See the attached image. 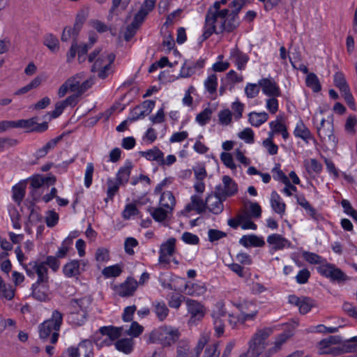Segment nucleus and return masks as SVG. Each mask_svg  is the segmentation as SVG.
<instances>
[{
	"mask_svg": "<svg viewBox=\"0 0 357 357\" xmlns=\"http://www.w3.org/2000/svg\"><path fill=\"white\" fill-rule=\"evenodd\" d=\"M235 305L241 312L238 317V321L241 324H244L248 320H253L258 313L256 305L251 301H245Z\"/></svg>",
	"mask_w": 357,
	"mask_h": 357,
	"instance_id": "0eeeda50",
	"label": "nucleus"
},
{
	"mask_svg": "<svg viewBox=\"0 0 357 357\" xmlns=\"http://www.w3.org/2000/svg\"><path fill=\"white\" fill-rule=\"evenodd\" d=\"M29 266H31L32 268L35 270V273L38 275V280L36 283L42 284L47 282L48 270L46 266H45V263H37L36 261H33L29 264Z\"/></svg>",
	"mask_w": 357,
	"mask_h": 357,
	"instance_id": "4be33fe9",
	"label": "nucleus"
},
{
	"mask_svg": "<svg viewBox=\"0 0 357 357\" xmlns=\"http://www.w3.org/2000/svg\"><path fill=\"white\" fill-rule=\"evenodd\" d=\"M109 259L108 250L100 248L96 250V259L98 262L107 261Z\"/></svg>",
	"mask_w": 357,
	"mask_h": 357,
	"instance_id": "338daca9",
	"label": "nucleus"
},
{
	"mask_svg": "<svg viewBox=\"0 0 357 357\" xmlns=\"http://www.w3.org/2000/svg\"><path fill=\"white\" fill-rule=\"evenodd\" d=\"M93 298L91 296H86L80 298H73L68 305V310H80V312H88Z\"/></svg>",
	"mask_w": 357,
	"mask_h": 357,
	"instance_id": "ddd939ff",
	"label": "nucleus"
},
{
	"mask_svg": "<svg viewBox=\"0 0 357 357\" xmlns=\"http://www.w3.org/2000/svg\"><path fill=\"white\" fill-rule=\"evenodd\" d=\"M268 116L266 112H250L249 121L252 126L258 127L268 120Z\"/></svg>",
	"mask_w": 357,
	"mask_h": 357,
	"instance_id": "c9c22d12",
	"label": "nucleus"
},
{
	"mask_svg": "<svg viewBox=\"0 0 357 357\" xmlns=\"http://www.w3.org/2000/svg\"><path fill=\"white\" fill-rule=\"evenodd\" d=\"M132 164L130 161H127L125 165L119 169L116 174V181L122 184H126L130 178Z\"/></svg>",
	"mask_w": 357,
	"mask_h": 357,
	"instance_id": "b1692460",
	"label": "nucleus"
},
{
	"mask_svg": "<svg viewBox=\"0 0 357 357\" xmlns=\"http://www.w3.org/2000/svg\"><path fill=\"white\" fill-rule=\"evenodd\" d=\"M176 200L173 193L171 191L163 192L160 199V204L165 208L173 211Z\"/></svg>",
	"mask_w": 357,
	"mask_h": 357,
	"instance_id": "7c9ffc66",
	"label": "nucleus"
},
{
	"mask_svg": "<svg viewBox=\"0 0 357 357\" xmlns=\"http://www.w3.org/2000/svg\"><path fill=\"white\" fill-rule=\"evenodd\" d=\"M212 111L210 108H206L196 116V121L201 125H205L211 117Z\"/></svg>",
	"mask_w": 357,
	"mask_h": 357,
	"instance_id": "3c124183",
	"label": "nucleus"
},
{
	"mask_svg": "<svg viewBox=\"0 0 357 357\" xmlns=\"http://www.w3.org/2000/svg\"><path fill=\"white\" fill-rule=\"evenodd\" d=\"M319 272L333 281L342 282L347 280V275L339 268L333 265L327 264L318 267Z\"/></svg>",
	"mask_w": 357,
	"mask_h": 357,
	"instance_id": "1a4fd4ad",
	"label": "nucleus"
},
{
	"mask_svg": "<svg viewBox=\"0 0 357 357\" xmlns=\"http://www.w3.org/2000/svg\"><path fill=\"white\" fill-rule=\"evenodd\" d=\"M186 305L188 311L191 314V319L199 320L204 317V306L200 303L188 298L186 301Z\"/></svg>",
	"mask_w": 357,
	"mask_h": 357,
	"instance_id": "aec40b11",
	"label": "nucleus"
},
{
	"mask_svg": "<svg viewBox=\"0 0 357 357\" xmlns=\"http://www.w3.org/2000/svg\"><path fill=\"white\" fill-rule=\"evenodd\" d=\"M154 311L157 317L163 321L169 313V310L164 303H157L154 304Z\"/></svg>",
	"mask_w": 357,
	"mask_h": 357,
	"instance_id": "a18cd8bd",
	"label": "nucleus"
},
{
	"mask_svg": "<svg viewBox=\"0 0 357 357\" xmlns=\"http://www.w3.org/2000/svg\"><path fill=\"white\" fill-rule=\"evenodd\" d=\"M222 196L217 195H209L206 197V208L214 214H219L223 210V204L222 202Z\"/></svg>",
	"mask_w": 357,
	"mask_h": 357,
	"instance_id": "f3484780",
	"label": "nucleus"
},
{
	"mask_svg": "<svg viewBox=\"0 0 357 357\" xmlns=\"http://www.w3.org/2000/svg\"><path fill=\"white\" fill-rule=\"evenodd\" d=\"M306 86L315 92H319L321 89V86L317 76L314 73H309L305 79Z\"/></svg>",
	"mask_w": 357,
	"mask_h": 357,
	"instance_id": "4c0bfd02",
	"label": "nucleus"
},
{
	"mask_svg": "<svg viewBox=\"0 0 357 357\" xmlns=\"http://www.w3.org/2000/svg\"><path fill=\"white\" fill-rule=\"evenodd\" d=\"M164 208L165 207L161 206L155 208H149V211L155 221L162 222L167 219L168 214L171 213L172 211L167 208L165 209Z\"/></svg>",
	"mask_w": 357,
	"mask_h": 357,
	"instance_id": "f704fd0d",
	"label": "nucleus"
},
{
	"mask_svg": "<svg viewBox=\"0 0 357 357\" xmlns=\"http://www.w3.org/2000/svg\"><path fill=\"white\" fill-rule=\"evenodd\" d=\"M294 133L296 137L301 138L306 142H308L309 139H312V136L310 130L306 127L302 121H301L296 125Z\"/></svg>",
	"mask_w": 357,
	"mask_h": 357,
	"instance_id": "c756f323",
	"label": "nucleus"
},
{
	"mask_svg": "<svg viewBox=\"0 0 357 357\" xmlns=\"http://www.w3.org/2000/svg\"><path fill=\"white\" fill-rule=\"evenodd\" d=\"M138 245L137 241L132 237H128L126 239L124 243L125 251L130 255H134V250L132 248L136 247Z\"/></svg>",
	"mask_w": 357,
	"mask_h": 357,
	"instance_id": "4d7b16f0",
	"label": "nucleus"
},
{
	"mask_svg": "<svg viewBox=\"0 0 357 357\" xmlns=\"http://www.w3.org/2000/svg\"><path fill=\"white\" fill-rule=\"evenodd\" d=\"M210 340V334L208 333H204L201 335L197 346L195 348L196 357H199L203 349L208 344Z\"/></svg>",
	"mask_w": 357,
	"mask_h": 357,
	"instance_id": "37998d69",
	"label": "nucleus"
},
{
	"mask_svg": "<svg viewBox=\"0 0 357 357\" xmlns=\"http://www.w3.org/2000/svg\"><path fill=\"white\" fill-rule=\"evenodd\" d=\"M123 330V327L102 326L99 329V331L102 335H107L109 339L114 340L120 337Z\"/></svg>",
	"mask_w": 357,
	"mask_h": 357,
	"instance_id": "2f4dec72",
	"label": "nucleus"
},
{
	"mask_svg": "<svg viewBox=\"0 0 357 357\" xmlns=\"http://www.w3.org/2000/svg\"><path fill=\"white\" fill-rule=\"evenodd\" d=\"M259 84H248L245 88V92L248 98H253L256 97L259 92Z\"/></svg>",
	"mask_w": 357,
	"mask_h": 357,
	"instance_id": "5fc2aeb1",
	"label": "nucleus"
},
{
	"mask_svg": "<svg viewBox=\"0 0 357 357\" xmlns=\"http://www.w3.org/2000/svg\"><path fill=\"white\" fill-rule=\"evenodd\" d=\"M93 171L94 167L93 163H88L84 176V184L86 188H89L92 183Z\"/></svg>",
	"mask_w": 357,
	"mask_h": 357,
	"instance_id": "13d9d810",
	"label": "nucleus"
},
{
	"mask_svg": "<svg viewBox=\"0 0 357 357\" xmlns=\"http://www.w3.org/2000/svg\"><path fill=\"white\" fill-rule=\"evenodd\" d=\"M40 284L34 283L32 285V296L36 300L40 301H45L47 300L48 296L47 294L43 291H40L38 289V286Z\"/></svg>",
	"mask_w": 357,
	"mask_h": 357,
	"instance_id": "864d4df0",
	"label": "nucleus"
},
{
	"mask_svg": "<svg viewBox=\"0 0 357 357\" xmlns=\"http://www.w3.org/2000/svg\"><path fill=\"white\" fill-rule=\"evenodd\" d=\"M263 93L271 97H278L281 95L280 90L273 79L264 78L259 81Z\"/></svg>",
	"mask_w": 357,
	"mask_h": 357,
	"instance_id": "f8f14e48",
	"label": "nucleus"
},
{
	"mask_svg": "<svg viewBox=\"0 0 357 357\" xmlns=\"http://www.w3.org/2000/svg\"><path fill=\"white\" fill-rule=\"evenodd\" d=\"M317 133L321 142L328 149L333 150L337 144V139L333 134V125L324 119L321 121L320 126L317 128Z\"/></svg>",
	"mask_w": 357,
	"mask_h": 357,
	"instance_id": "39448f33",
	"label": "nucleus"
},
{
	"mask_svg": "<svg viewBox=\"0 0 357 357\" xmlns=\"http://www.w3.org/2000/svg\"><path fill=\"white\" fill-rule=\"evenodd\" d=\"M88 312H80V310H68V317L70 321L77 326H82L86 321Z\"/></svg>",
	"mask_w": 357,
	"mask_h": 357,
	"instance_id": "bb28decb",
	"label": "nucleus"
},
{
	"mask_svg": "<svg viewBox=\"0 0 357 357\" xmlns=\"http://www.w3.org/2000/svg\"><path fill=\"white\" fill-rule=\"evenodd\" d=\"M122 272V268L119 264L107 266L105 268L102 273L106 278L117 277Z\"/></svg>",
	"mask_w": 357,
	"mask_h": 357,
	"instance_id": "49530a36",
	"label": "nucleus"
},
{
	"mask_svg": "<svg viewBox=\"0 0 357 357\" xmlns=\"http://www.w3.org/2000/svg\"><path fill=\"white\" fill-rule=\"evenodd\" d=\"M137 287V281L133 278H128L123 283L116 287V291L120 296L128 297L133 295Z\"/></svg>",
	"mask_w": 357,
	"mask_h": 357,
	"instance_id": "dca6fc26",
	"label": "nucleus"
},
{
	"mask_svg": "<svg viewBox=\"0 0 357 357\" xmlns=\"http://www.w3.org/2000/svg\"><path fill=\"white\" fill-rule=\"evenodd\" d=\"M267 242L273 246L274 250H282L285 247H290V242L282 235L273 234L268 236Z\"/></svg>",
	"mask_w": 357,
	"mask_h": 357,
	"instance_id": "412c9836",
	"label": "nucleus"
},
{
	"mask_svg": "<svg viewBox=\"0 0 357 357\" xmlns=\"http://www.w3.org/2000/svg\"><path fill=\"white\" fill-rule=\"evenodd\" d=\"M208 240L211 242L218 241L220 238L227 236V234L225 232L214 229H210L208 231Z\"/></svg>",
	"mask_w": 357,
	"mask_h": 357,
	"instance_id": "680f3d73",
	"label": "nucleus"
},
{
	"mask_svg": "<svg viewBox=\"0 0 357 357\" xmlns=\"http://www.w3.org/2000/svg\"><path fill=\"white\" fill-rule=\"evenodd\" d=\"M205 60L200 59L195 63H188L185 61L181 67L180 72L181 77H189L194 75L197 70H200L204 68Z\"/></svg>",
	"mask_w": 357,
	"mask_h": 357,
	"instance_id": "2eb2a0df",
	"label": "nucleus"
},
{
	"mask_svg": "<svg viewBox=\"0 0 357 357\" xmlns=\"http://www.w3.org/2000/svg\"><path fill=\"white\" fill-rule=\"evenodd\" d=\"M79 261L78 260H73L66 264L63 267L64 274L68 277H74L79 274Z\"/></svg>",
	"mask_w": 357,
	"mask_h": 357,
	"instance_id": "e433bc0d",
	"label": "nucleus"
},
{
	"mask_svg": "<svg viewBox=\"0 0 357 357\" xmlns=\"http://www.w3.org/2000/svg\"><path fill=\"white\" fill-rule=\"evenodd\" d=\"M223 188L218 185L215 188V193L222 196L224 199L227 197H231L238 191V185L236 182L229 176L222 177Z\"/></svg>",
	"mask_w": 357,
	"mask_h": 357,
	"instance_id": "6e6552de",
	"label": "nucleus"
},
{
	"mask_svg": "<svg viewBox=\"0 0 357 357\" xmlns=\"http://www.w3.org/2000/svg\"><path fill=\"white\" fill-rule=\"evenodd\" d=\"M155 106V101L145 100L142 105L134 108L131 112V116L128 117L130 121H135L149 114Z\"/></svg>",
	"mask_w": 357,
	"mask_h": 357,
	"instance_id": "9d476101",
	"label": "nucleus"
},
{
	"mask_svg": "<svg viewBox=\"0 0 357 357\" xmlns=\"http://www.w3.org/2000/svg\"><path fill=\"white\" fill-rule=\"evenodd\" d=\"M176 239L174 238H169L165 243L160 245L159 262L160 264H169V256L173 255L175 250Z\"/></svg>",
	"mask_w": 357,
	"mask_h": 357,
	"instance_id": "9b49d317",
	"label": "nucleus"
},
{
	"mask_svg": "<svg viewBox=\"0 0 357 357\" xmlns=\"http://www.w3.org/2000/svg\"><path fill=\"white\" fill-rule=\"evenodd\" d=\"M342 341V338L339 335H331L321 340L317 343L319 354L337 356L344 353H351L356 351L357 348L356 345L353 342H348V340L347 341V344L342 347H337V348L326 350L329 344H340Z\"/></svg>",
	"mask_w": 357,
	"mask_h": 357,
	"instance_id": "f257e3e1",
	"label": "nucleus"
},
{
	"mask_svg": "<svg viewBox=\"0 0 357 357\" xmlns=\"http://www.w3.org/2000/svg\"><path fill=\"white\" fill-rule=\"evenodd\" d=\"M271 204L273 210L275 213L281 215L284 213L286 205L284 202H281L280 195L275 191L271 193Z\"/></svg>",
	"mask_w": 357,
	"mask_h": 357,
	"instance_id": "a878e982",
	"label": "nucleus"
},
{
	"mask_svg": "<svg viewBox=\"0 0 357 357\" xmlns=\"http://www.w3.org/2000/svg\"><path fill=\"white\" fill-rule=\"evenodd\" d=\"M232 59L234 60V62L237 65V68L238 70H242L244 68L245 65L248 61V56L245 54L243 53L238 49H235L232 51L231 54Z\"/></svg>",
	"mask_w": 357,
	"mask_h": 357,
	"instance_id": "72a5a7b5",
	"label": "nucleus"
},
{
	"mask_svg": "<svg viewBox=\"0 0 357 357\" xmlns=\"http://www.w3.org/2000/svg\"><path fill=\"white\" fill-rule=\"evenodd\" d=\"M229 13L228 9L220 10L218 13L213 12L212 8L208 10L205 18L204 31L202 35L204 40L208 38L213 33H218V32H216L215 23L218 18L220 19L221 22L226 20V17L229 15Z\"/></svg>",
	"mask_w": 357,
	"mask_h": 357,
	"instance_id": "20e7f679",
	"label": "nucleus"
},
{
	"mask_svg": "<svg viewBox=\"0 0 357 357\" xmlns=\"http://www.w3.org/2000/svg\"><path fill=\"white\" fill-rule=\"evenodd\" d=\"M63 321V314L59 310H54L51 319L45 321L39 326V333L41 339H47L53 331L50 342L55 344L59 337L58 331L60 329Z\"/></svg>",
	"mask_w": 357,
	"mask_h": 357,
	"instance_id": "f03ea898",
	"label": "nucleus"
},
{
	"mask_svg": "<svg viewBox=\"0 0 357 357\" xmlns=\"http://www.w3.org/2000/svg\"><path fill=\"white\" fill-rule=\"evenodd\" d=\"M216 307L217 310L213 311L212 316L215 331L217 335L220 337L224 333V324L221 318L226 315V312L224 310L222 303H218Z\"/></svg>",
	"mask_w": 357,
	"mask_h": 357,
	"instance_id": "4468645a",
	"label": "nucleus"
},
{
	"mask_svg": "<svg viewBox=\"0 0 357 357\" xmlns=\"http://www.w3.org/2000/svg\"><path fill=\"white\" fill-rule=\"evenodd\" d=\"M26 182L20 181L12 188L13 199L17 204H20L25 195Z\"/></svg>",
	"mask_w": 357,
	"mask_h": 357,
	"instance_id": "c85d7f7f",
	"label": "nucleus"
},
{
	"mask_svg": "<svg viewBox=\"0 0 357 357\" xmlns=\"http://www.w3.org/2000/svg\"><path fill=\"white\" fill-rule=\"evenodd\" d=\"M206 89L210 93H213L216 91L218 81L217 76L215 74L211 75L208 77L204 82Z\"/></svg>",
	"mask_w": 357,
	"mask_h": 357,
	"instance_id": "09e8293b",
	"label": "nucleus"
},
{
	"mask_svg": "<svg viewBox=\"0 0 357 357\" xmlns=\"http://www.w3.org/2000/svg\"><path fill=\"white\" fill-rule=\"evenodd\" d=\"M191 202L195 207V210L199 214L203 213L206 208V200L204 202L197 195H192L191 197Z\"/></svg>",
	"mask_w": 357,
	"mask_h": 357,
	"instance_id": "de8ad7c7",
	"label": "nucleus"
},
{
	"mask_svg": "<svg viewBox=\"0 0 357 357\" xmlns=\"http://www.w3.org/2000/svg\"><path fill=\"white\" fill-rule=\"evenodd\" d=\"M143 331V327L139 325L137 322H132L130 328L126 331V333L131 336L137 337Z\"/></svg>",
	"mask_w": 357,
	"mask_h": 357,
	"instance_id": "0e129e2a",
	"label": "nucleus"
},
{
	"mask_svg": "<svg viewBox=\"0 0 357 357\" xmlns=\"http://www.w3.org/2000/svg\"><path fill=\"white\" fill-rule=\"evenodd\" d=\"M116 56L114 53L107 54V63L100 68H96L98 77L101 79H106L114 72L112 64L115 60Z\"/></svg>",
	"mask_w": 357,
	"mask_h": 357,
	"instance_id": "a211bd4d",
	"label": "nucleus"
},
{
	"mask_svg": "<svg viewBox=\"0 0 357 357\" xmlns=\"http://www.w3.org/2000/svg\"><path fill=\"white\" fill-rule=\"evenodd\" d=\"M240 243L245 247H263L265 245V242L263 238L258 237L256 235L243 236L240 239Z\"/></svg>",
	"mask_w": 357,
	"mask_h": 357,
	"instance_id": "393cba45",
	"label": "nucleus"
},
{
	"mask_svg": "<svg viewBox=\"0 0 357 357\" xmlns=\"http://www.w3.org/2000/svg\"><path fill=\"white\" fill-rule=\"evenodd\" d=\"M116 56L114 53L107 54V63L100 68H96L98 77L101 79H106L114 72L112 64L115 60Z\"/></svg>",
	"mask_w": 357,
	"mask_h": 357,
	"instance_id": "6ab92c4d",
	"label": "nucleus"
},
{
	"mask_svg": "<svg viewBox=\"0 0 357 357\" xmlns=\"http://www.w3.org/2000/svg\"><path fill=\"white\" fill-rule=\"evenodd\" d=\"M272 330L269 328L257 331L249 342V351L254 357H258L265 348V340L271 334Z\"/></svg>",
	"mask_w": 357,
	"mask_h": 357,
	"instance_id": "423d86ee",
	"label": "nucleus"
},
{
	"mask_svg": "<svg viewBox=\"0 0 357 357\" xmlns=\"http://www.w3.org/2000/svg\"><path fill=\"white\" fill-rule=\"evenodd\" d=\"M220 159L224 165L231 169H235L236 168V166L234 162L232 155L230 153L225 152L222 153L220 155Z\"/></svg>",
	"mask_w": 357,
	"mask_h": 357,
	"instance_id": "e2e57ef3",
	"label": "nucleus"
},
{
	"mask_svg": "<svg viewBox=\"0 0 357 357\" xmlns=\"http://www.w3.org/2000/svg\"><path fill=\"white\" fill-rule=\"evenodd\" d=\"M140 154L149 160H156L160 162L161 165L165 163L163 153L156 147L146 151H141Z\"/></svg>",
	"mask_w": 357,
	"mask_h": 357,
	"instance_id": "473e14b6",
	"label": "nucleus"
},
{
	"mask_svg": "<svg viewBox=\"0 0 357 357\" xmlns=\"http://www.w3.org/2000/svg\"><path fill=\"white\" fill-rule=\"evenodd\" d=\"M312 306H313L312 301L310 300V298L302 297L301 302L300 303V304L298 305V307L299 309V312L301 314H305L307 313L311 310Z\"/></svg>",
	"mask_w": 357,
	"mask_h": 357,
	"instance_id": "603ef678",
	"label": "nucleus"
},
{
	"mask_svg": "<svg viewBox=\"0 0 357 357\" xmlns=\"http://www.w3.org/2000/svg\"><path fill=\"white\" fill-rule=\"evenodd\" d=\"M238 137L245 140L247 143H253L254 142V132L251 128H245L243 131L238 133Z\"/></svg>",
	"mask_w": 357,
	"mask_h": 357,
	"instance_id": "774afa93",
	"label": "nucleus"
},
{
	"mask_svg": "<svg viewBox=\"0 0 357 357\" xmlns=\"http://www.w3.org/2000/svg\"><path fill=\"white\" fill-rule=\"evenodd\" d=\"M238 219L241 221V227L243 229H257V225L251 221L246 215H239Z\"/></svg>",
	"mask_w": 357,
	"mask_h": 357,
	"instance_id": "052dcab7",
	"label": "nucleus"
},
{
	"mask_svg": "<svg viewBox=\"0 0 357 357\" xmlns=\"http://www.w3.org/2000/svg\"><path fill=\"white\" fill-rule=\"evenodd\" d=\"M232 113L228 109L221 110L218 114L219 121L223 125H229L231 121Z\"/></svg>",
	"mask_w": 357,
	"mask_h": 357,
	"instance_id": "bf43d9fd",
	"label": "nucleus"
},
{
	"mask_svg": "<svg viewBox=\"0 0 357 357\" xmlns=\"http://www.w3.org/2000/svg\"><path fill=\"white\" fill-rule=\"evenodd\" d=\"M81 77L79 74L68 78L66 82L69 86L70 91L71 92H76L78 93V91L80 88V80Z\"/></svg>",
	"mask_w": 357,
	"mask_h": 357,
	"instance_id": "8fccbe9b",
	"label": "nucleus"
},
{
	"mask_svg": "<svg viewBox=\"0 0 357 357\" xmlns=\"http://www.w3.org/2000/svg\"><path fill=\"white\" fill-rule=\"evenodd\" d=\"M180 336L178 329L171 327H160L153 331L149 335L150 343L158 342L163 346H170L176 342Z\"/></svg>",
	"mask_w": 357,
	"mask_h": 357,
	"instance_id": "7ed1b4c3",
	"label": "nucleus"
},
{
	"mask_svg": "<svg viewBox=\"0 0 357 357\" xmlns=\"http://www.w3.org/2000/svg\"><path fill=\"white\" fill-rule=\"evenodd\" d=\"M218 347V342L208 345L204 351V357H219Z\"/></svg>",
	"mask_w": 357,
	"mask_h": 357,
	"instance_id": "6e6d98bb",
	"label": "nucleus"
},
{
	"mask_svg": "<svg viewBox=\"0 0 357 357\" xmlns=\"http://www.w3.org/2000/svg\"><path fill=\"white\" fill-rule=\"evenodd\" d=\"M276 173V176H274L275 179L280 181L285 185L289 186L293 191L296 190V188L292 185L288 177L282 172V171L278 167H275L273 169Z\"/></svg>",
	"mask_w": 357,
	"mask_h": 357,
	"instance_id": "c03bdc74",
	"label": "nucleus"
},
{
	"mask_svg": "<svg viewBox=\"0 0 357 357\" xmlns=\"http://www.w3.org/2000/svg\"><path fill=\"white\" fill-rule=\"evenodd\" d=\"M238 25V22L237 20V17H235V20H233V13L231 12L229 15V18L225 20L222 22H220V25L219 26V31L217 32L222 33L224 31L227 32L232 31L234 29H236Z\"/></svg>",
	"mask_w": 357,
	"mask_h": 357,
	"instance_id": "cd10ccee",
	"label": "nucleus"
},
{
	"mask_svg": "<svg viewBox=\"0 0 357 357\" xmlns=\"http://www.w3.org/2000/svg\"><path fill=\"white\" fill-rule=\"evenodd\" d=\"M116 349L125 354H129L132 350L133 342L131 338H123L116 342Z\"/></svg>",
	"mask_w": 357,
	"mask_h": 357,
	"instance_id": "58836bf2",
	"label": "nucleus"
},
{
	"mask_svg": "<svg viewBox=\"0 0 357 357\" xmlns=\"http://www.w3.org/2000/svg\"><path fill=\"white\" fill-rule=\"evenodd\" d=\"M43 43L48 49L55 52L59 50V42L58 38L52 33H49L45 36Z\"/></svg>",
	"mask_w": 357,
	"mask_h": 357,
	"instance_id": "a19ab883",
	"label": "nucleus"
},
{
	"mask_svg": "<svg viewBox=\"0 0 357 357\" xmlns=\"http://www.w3.org/2000/svg\"><path fill=\"white\" fill-rule=\"evenodd\" d=\"M181 239L188 244L197 245L199 243V237L192 233L185 231L182 234Z\"/></svg>",
	"mask_w": 357,
	"mask_h": 357,
	"instance_id": "69168bd1",
	"label": "nucleus"
},
{
	"mask_svg": "<svg viewBox=\"0 0 357 357\" xmlns=\"http://www.w3.org/2000/svg\"><path fill=\"white\" fill-rule=\"evenodd\" d=\"M63 138V135L56 137L54 139L50 140L42 148L38 149L35 153V157L37 159L44 158L50 150L54 149L59 142Z\"/></svg>",
	"mask_w": 357,
	"mask_h": 357,
	"instance_id": "5701e85b",
	"label": "nucleus"
},
{
	"mask_svg": "<svg viewBox=\"0 0 357 357\" xmlns=\"http://www.w3.org/2000/svg\"><path fill=\"white\" fill-rule=\"evenodd\" d=\"M334 84L341 92L349 89L345 77L342 72H337L334 75Z\"/></svg>",
	"mask_w": 357,
	"mask_h": 357,
	"instance_id": "ea45409f",
	"label": "nucleus"
},
{
	"mask_svg": "<svg viewBox=\"0 0 357 357\" xmlns=\"http://www.w3.org/2000/svg\"><path fill=\"white\" fill-rule=\"evenodd\" d=\"M107 184L108 185V189L107 191V197L105 199L106 202H107L109 199L112 200L113 199V197L119 190V185H121L117 181H114L111 178L107 179Z\"/></svg>",
	"mask_w": 357,
	"mask_h": 357,
	"instance_id": "79ce46f5",
	"label": "nucleus"
}]
</instances>
